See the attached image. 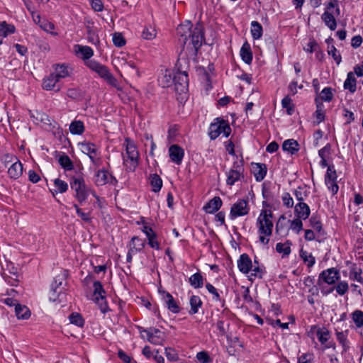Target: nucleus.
Returning a JSON list of instances; mask_svg holds the SVG:
<instances>
[{"instance_id": "obj_1", "label": "nucleus", "mask_w": 363, "mask_h": 363, "mask_svg": "<svg viewBox=\"0 0 363 363\" xmlns=\"http://www.w3.org/2000/svg\"><path fill=\"white\" fill-rule=\"evenodd\" d=\"M192 26L191 23L187 21L177 27V34L184 48L186 45L189 38H191L186 49L190 50L193 56H196L204 40V33L201 24H196L194 29H192Z\"/></svg>"}, {"instance_id": "obj_2", "label": "nucleus", "mask_w": 363, "mask_h": 363, "mask_svg": "<svg viewBox=\"0 0 363 363\" xmlns=\"http://www.w3.org/2000/svg\"><path fill=\"white\" fill-rule=\"evenodd\" d=\"M274 214L271 209H262L257 219L256 225L259 235L270 237L272 235Z\"/></svg>"}, {"instance_id": "obj_3", "label": "nucleus", "mask_w": 363, "mask_h": 363, "mask_svg": "<svg viewBox=\"0 0 363 363\" xmlns=\"http://www.w3.org/2000/svg\"><path fill=\"white\" fill-rule=\"evenodd\" d=\"M231 128L228 120L222 117H218L210 124L208 135L211 140H216L223 133V136L228 138L231 133Z\"/></svg>"}, {"instance_id": "obj_4", "label": "nucleus", "mask_w": 363, "mask_h": 363, "mask_svg": "<svg viewBox=\"0 0 363 363\" xmlns=\"http://www.w3.org/2000/svg\"><path fill=\"white\" fill-rule=\"evenodd\" d=\"M67 277L68 271L63 270L60 274L56 275L54 277L53 281L50 284V296H49V300L50 301H60L59 300V297L62 291V289H64V288H60V286L62 285L63 281L67 278Z\"/></svg>"}, {"instance_id": "obj_5", "label": "nucleus", "mask_w": 363, "mask_h": 363, "mask_svg": "<svg viewBox=\"0 0 363 363\" xmlns=\"http://www.w3.org/2000/svg\"><path fill=\"white\" fill-rule=\"evenodd\" d=\"M70 186L76 192L75 198L80 203H82L87 199L89 193L82 177L79 178L72 177L70 181Z\"/></svg>"}, {"instance_id": "obj_6", "label": "nucleus", "mask_w": 363, "mask_h": 363, "mask_svg": "<svg viewBox=\"0 0 363 363\" xmlns=\"http://www.w3.org/2000/svg\"><path fill=\"white\" fill-rule=\"evenodd\" d=\"M127 157L130 160V165L128 167L129 171L134 172L138 165L139 153L133 141L130 138L125 139Z\"/></svg>"}, {"instance_id": "obj_7", "label": "nucleus", "mask_w": 363, "mask_h": 363, "mask_svg": "<svg viewBox=\"0 0 363 363\" xmlns=\"http://www.w3.org/2000/svg\"><path fill=\"white\" fill-rule=\"evenodd\" d=\"M173 83L176 92L179 95H184L182 96V99L186 98L189 89L188 74L175 73L173 77Z\"/></svg>"}, {"instance_id": "obj_8", "label": "nucleus", "mask_w": 363, "mask_h": 363, "mask_svg": "<svg viewBox=\"0 0 363 363\" xmlns=\"http://www.w3.org/2000/svg\"><path fill=\"white\" fill-rule=\"evenodd\" d=\"M249 211L250 208L248 206V198L239 199L231 206L230 218L233 220L238 217L244 216L247 215Z\"/></svg>"}, {"instance_id": "obj_9", "label": "nucleus", "mask_w": 363, "mask_h": 363, "mask_svg": "<svg viewBox=\"0 0 363 363\" xmlns=\"http://www.w3.org/2000/svg\"><path fill=\"white\" fill-rule=\"evenodd\" d=\"M230 316V311L228 308L222 311L221 313L218 315V320L216 323V328L219 331L220 336H225L228 341H229L230 335H228V331L230 328V323L228 322L225 326V320H229Z\"/></svg>"}, {"instance_id": "obj_10", "label": "nucleus", "mask_w": 363, "mask_h": 363, "mask_svg": "<svg viewBox=\"0 0 363 363\" xmlns=\"http://www.w3.org/2000/svg\"><path fill=\"white\" fill-rule=\"evenodd\" d=\"M187 51L192 55V52H190V50L186 49V50H185L184 48H183V50L179 55V57L175 65V69L177 70L176 73L188 74V70L189 68V60L187 57Z\"/></svg>"}, {"instance_id": "obj_11", "label": "nucleus", "mask_w": 363, "mask_h": 363, "mask_svg": "<svg viewBox=\"0 0 363 363\" xmlns=\"http://www.w3.org/2000/svg\"><path fill=\"white\" fill-rule=\"evenodd\" d=\"M158 292L162 295V299L168 310L173 313H179L180 312L181 308L179 303L175 301L170 293L163 289H159Z\"/></svg>"}, {"instance_id": "obj_12", "label": "nucleus", "mask_w": 363, "mask_h": 363, "mask_svg": "<svg viewBox=\"0 0 363 363\" xmlns=\"http://www.w3.org/2000/svg\"><path fill=\"white\" fill-rule=\"evenodd\" d=\"M142 232L146 235L148 240V245L153 249L157 250H160V244L157 240V234L153 230V229L147 225H145L141 229Z\"/></svg>"}, {"instance_id": "obj_13", "label": "nucleus", "mask_w": 363, "mask_h": 363, "mask_svg": "<svg viewBox=\"0 0 363 363\" xmlns=\"http://www.w3.org/2000/svg\"><path fill=\"white\" fill-rule=\"evenodd\" d=\"M31 121L36 125L48 130L55 128L52 125L53 119L50 118L49 115H30Z\"/></svg>"}, {"instance_id": "obj_14", "label": "nucleus", "mask_w": 363, "mask_h": 363, "mask_svg": "<svg viewBox=\"0 0 363 363\" xmlns=\"http://www.w3.org/2000/svg\"><path fill=\"white\" fill-rule=\"evenodd\" d=\"M169 155L173 162L181 164L184 156V150L179 145H172L169 148Z\"/></svg>"}, {"instance_id": "obj_15", "label": "nucleus", "mask_w": 363, "mask_h": 363, "mask_svg": "<svg viewBox=\"0 0 363 363\" xmlns=\"http://www.w3.org/2000/svg\"><path fill=\"white\" fill-rule=\"evenodd\" d=\"M79 145L84 147L82 152L86 154L94 164H96V157L99 155V152L96 147V145L91 142L84 141L79 143Z\"/></svg>"}, {"instance_id": "obj_16", "label": "nucleus", "mask_w": 363, "mask_h": 363, "mask_svg": "<svg viewBox=\"0 0 363 363\" xmlns=\"http://www.w3.org/2000/svg\"><path fill=\"white\" fill-rule=\"evenodd\" d=\"M237 263L240 272L245 274H248L252 270V259L246 253H243L240 256Z\"/></svg>"}, {"instance_id": "obj_17", "label": "nucleus", "mask_w": 363, "mask_h": 363, "mask_svg": "<svg viewBox=\"0 0 363 363\" xmlns=\"http://www.w3.org/2000/svg\"><path fill=\"white\" fill-rule=\"evenodd\" d=\"M252 173L257 182L262 181L267 175V167L264 163L252 162Z\"/></svg>"}, {"instance_id": "obj_18", "label": "nucleus", "mask_w": 363, "mask_h": 363, "mask_svg": "<svg viewBox=\"0 0 363 363\" xmlns=\"http://www.w3.org/2000/svg\"><path fill=\"white\" fill-rule=\"evenodd\" d=\"M223 201L219 196H214L210 199L203 207L206 213L213 214L217 212L222 206Z\"/></svg>"}, {"instance_id": "obj_19", "label": "nucleus", "mask_w": 363, "mask_h": 363, "mask_svg": "<svg viewBox=\"0 0 363 363\" xmlns=\"http://www.w3.org/2000/svg\"><path fill=\"white\" fill-rule=\"evenodd\" d=\"M333 89L330 87L324 88L320 93L319 96L315 98L317 110L315 111V113H321V109L320 108V101L329 102L333 99Z\"/></svg>"}, {"instance_id": "obj_20", "label": "nucleus", "mask_w": 363, "mask_h": 363, "mask_svg": "<svg viewBox=\"0 0 363 363\" xmlns=\"http://www.w3.org/2000/svg\"><path fill=\"white\" fill-rule=\"evenodd\" d=\"M311 213L308 205L304 202H298L294 206V214L298 218L306 220Z\"/></svg>"}, {"instance_id": "obj_21", "label": "nucleus", "mask_w": 363, "mask_h": 363, "mask_svg": "<svg viewBox=\"0 0 363 363\" xmlns=\"http://www.w3.org/2000/svg\"><path fill=\"white\" fill-rule=\"evenodd\" d=\"M93 296H94V301L95 303H99L100 299H105L106 291L104 289L103 284L100 281H94L93 282Z\"/></svg>"}, {"instance_id": "obj_22", "label": "nucleus", "mask_w": 363, "mask_h": 363, "mask_svg": "<svg viewBox=\"0 0 363 363\" xmlns=\"http://www.w3.org/2000/svg\"><path fill=\"white\" fill-rule=\"evenodd\" d=\"M23 174V164L18 160L16 162L13 163L8 169V174L11 179H17Z\"/></svg>"}, {"instance_id": "obj_23", "label": "nucleus", "mask_w": 363, "mask_h": 363, "mask_svg": "<svg viewBox=\"0 0 363 363\" xmlns=\"http://www.w3.org/2000/svg\"><path fill=\"white\" fill-rule=\"evenodd\" d=\"M282 150L289 152L291 155H296L299 150V144L296 140L288 139L284 141Z\"/></svg>"}, {"instance_id": "obj_24", "label": "nucleus", "mask_w": 363, "mask_h": 363, "mask_svg": "<svg viewBox=\"0 0 363 363\" xmlns=\"http://www.w3.org/2000/svg\"><path fill=\"white\" fill-rule=\"evenodd\" d=\"M240 57L242 60L247 65H250L252 61V52L250 45L246 41L243 43L240 49Z\"/></svg>"}, {"instance_id": "obj_25", "label": "nucleus", "mask_w": 363, "mask_h": 363, "mask_svg": "<svg viewBox=\"0 0 363 363\" xmlns=\"http://www.w3.org/2000/svg\"><path fill=\"white\" fill-rule=\"evenodd\" d=\"M74 51L77 55H81L84 60H89L94 55L92 48L86 45H76Z\"/></svg>"}, {"instance_id": "obj_26", "label": "nucleus", "mask_w": 363, "mask_h": 363, "mask_svg": "<svg viewBox=\"0 0 363 363\" xmlns=\"http://www.w3.org/2000/svg\"><path fill=\"white\" fill-rule=\"evenodd\" d=\"M321 19L331 30L336 29L337 21L333 12L324 11L321 16Z\"/></svg>"}, {"instance_id": "obj_27", "label": "nucleus", "mask_w": 363, "mask_h": 363, "mask_svg": "<svg viewBox=\"0 0 363 363\" xmlns=\"http://www.w3.org/2000/svg\"><path fill=\"white\" fill-rule=\"evenodd\" d=\"M271 182H264L262 185V196L263 199L266 200H270V201H274L276 197L274 193L272 191Z\"/></svg>"}, {"instance_id": "obj_28", "label": "nucleus", "mask_w": 363, "mask_h": 363, "mask_svg": "<svg viewBox=\"0 0 363 363\" xmlns=\"http://www.w3.org/2000/svg\"><path fill=\"white\" fill-rule=\"evenodd\" d=\"M344 89L346 90H349L350 93H354L357 89V80L354 77V74L352 72H350L347 74V79L344 82Z\"/></svg>"}, {"instance_id": "obj_29", "label": "nucleus", "mask_w": 363, "mask_h": 363, "mask_svg": "<svg viewBox=\"0 0 363 363\" xmlns=\"http://www.w3.org/2000/svg\"><path fill=\"white\" fill-rule=\"evenodd\" d=\"M226 184L233 186L235 183L244 178V173L234 169H230L227 173Z\"/></svg>"}, {"instance_id": "obj_30", "label": "nucleus", "mask_w": 363, "mask_h": 363, "mask_svg": "<svg viewBox=\"0 0 363 363\" xmlns=\"http://www.w3.org/2000/svg\"><path fill=\"white\" fill-rule=\"evenodd\" d=\"M191 306L189 311V315H194L199 312V309L202 306L203 302L199 296L192 295L189 298Z\"/></svg>"}, {"instance_id": "obj_31", "label": "nucleus", "mask_w": 363, "mask_h": 363, "mask_svg": "<svg viewBox=\"0 0 363 363\" xmlns=\"http://www.w3.org/2000/svg\"><path fill=\"white\" fill-rule=\"evenodd\" d=\"M15 313L18 319L27 320L30 316V311L25 306L17 303L15 308Z\"/></svg>"}, {"instance_id": "obj_32", "label": "nucleus", "mask_w": 363, "mask_h": 363, "mask_svg": "<svg viewBox=\"0 0 363 363\" xmlns=\"http://www.w3.org/2000/svg\"><path fill=\"white\" fill-rule=\"evenodd\" d=\"M326 283L329 285H333L335 284V279L332 275V274H329L325 270L321 272L318 276L317 284L318 286H321L323 284Z\"/></svg>"}, {"instance_id": "obj_33", "label": "nucleus", "mask_w": 363, "mask_h": 363, "mask_svg": "<svg viewBox=\"0 0 363 363\" xmlns=\"http://www.w3.org/2000/svg\"><path fill=\"white\" fill-rule=\"evenodd\" d=\"M292 245V242L289 240H287L284 243L278 242L276 245V251L278 253H282V257H288L291 252V246Z\"/></svg>"}, {"instance_id": "obj_34", "label": "nucleus", "mask_w": 363, "mask_h": 363, "mask_svg": "<svg viewBox=\"0 0 363 363\" xmlns=\"http://www.w3.org/2000/svg\"><path fill=\"white\" fill-rule=\"evenodd\" d=\"M203 277L201 272H196L191 275L189 279L190 285L194 289H200L203 286Z\"/></svg>"}, {"instance_id": "obj_35", "label": "nucleus", "mask_w": 363, "mask_h": 363, "mask_svg": "<svg viewBox=\"0 0 363 363\" xmlns=\"http://www.w3.org/2000/svg\"><path fill=\"white\" fill-rule=\"evenodd\" d=\"M58 162L61 167L65 171H71L74 169L73 162L65 153H62V155L59 157Z\"/></svg>"}, {"instance_id": "obj_36", "label": "nucleus", "mask_w": 363, "mask_h": 363, "mask_svg": "<svg viewBox=\"0 0 363 363\" xmlns=\"http://www.w3.org/2000/svg\"><path fill=\"white\" fill-rule=\"evenodd\" d=\"M150 185L152 187V191L155 193L159 192L162 187V180L157 174H151L150 176Z\"/></svg>"}, {"instance_id": "obj_37", "label": "nucleus", "mask_w": 363, "mask_h": 363, "mask_svg": "<svg viewBox=\"0 0 363 363\" xmlns=\"http://www.w3.org/2000/svg\"><path fill=\"white\" fill-rule=\"evenodd\" d=\"M69 130L72 135H82L85 130V127L82 121L74 120L71 123Z\"/></svg>"}, {"instance_id": "obj_38", "label": "nucleus", "mask_w": 363, "mask_h": 363, "mask_svg": "<svg viewBox=\"0 0 363 363\" xmlns=\"http://www.w3.org/2000/svg\"><path fill=\"white\" fill-rule=\"evenodd\" d=\"M316 335L319 340V342L324 345L328 342L330 338V331L328 330L325 327H322V328H318L316 331Z\"/></svg>"}, {"instance_id": "obj_39", "label": "nucleus", "mask_w": 363, "mask_h": 363, "mask_svg": "<svg viewBox=\"0 0 363 363\" xmlns=\"http://www.w3.org/2000/svg\"><path fill=\"white\" fill-rule=\"evenodd\" d=\"M299 255L303 262L307 264L308 268L312 267L315 264V258L311 253L308 254L307 251L301 248L299 251Z\"/></svg>"}, {"instance_id": "obj_40", "label": "nucleus", "mask_w": 363, "mask_h": 363, "mask_svg": "<svg viewBox=\"0 0 363 363\" xmlns=\"http://www.w3.org/2000/svg\"><path fill=\"white\" fill-rule=\"evenodd\" d=\"M263 28L262 25L256 21L251 22V34L254 40H258L262 36Z\"/></svg>"}, {"instance_id": "obj_41", "label": "nucleus", "mask_w": 363, "mask_h": 363, "mask_svg": "<svg viewBox=\"0 0 363 363\" xmlns=\"http://www.w3.org/2000/svg\"><path fill=\"white\" fill-rule=\"evenodd\" d=\"M335 335H336L337 341L339 342V343L341 345V346L342 347V353L347 352L350 349V345H349L350 341L347 339V337H346V335H345V333H340L339 331H337L336 330Z\"/></svg>"}, {"instance_id": "obj_42", "label": "nucleus", "mask_w": 363, "mask_h": 363, "mask_svg": "<svg viewBox=\"0 0 363 363\" xmlns=\"http://www.w3.org/2000/svg\"><path fill=\"white\" fill-rule=\"evenodd\" d=\"M57 82H59L57 77L52 73L47 78L43 79V87L46 90H52L55 87Z\"/></svg>"}, {"instance_id": "obj_43", "label": "nucleus", "mask_w": 363, "mask_h": 363, "mask_svg": "<svg viewBox=\"0 0 363 363\" xmlns=\"http://www.w3.org/2000/svg\"><path fill=\"white\" fill-rule=\"evenodd\" d=\"M150 330L154 333V345H162L166 339L165 333L154 327H150Z\"/></svg>"}, {"instance_id": "obj_44", "label": "nucleus", "mask_w": 363, "mask_h": 363, "mask_svg": "<svg viewBox=\"0 0 363 363\" xmlns=\"http://www.w3.org/2000/svg\"><path fill=\"white\" fill-rule=\"evenodd\" d=\"M70 323L74 324L78 327L83 328L85 324V320L81 313L72 312L69 315Z\"/></svg>"}, {"instance_id": "obj_45", "label": "nucleus", "mask_w": 363, "mask_h": 363, "mask_svg": "<svg viewBox=\"0 0 363 363\" xmlns=\"http://www.w3.org/2000/svg\"><path fill=\"white\" fill-rule=\"evenodd\" d=\"M309 224L315 231L322 230L323 223L321 222L320 216L317 213H313L309 218Z\"/></svg>"}, {"instance_id": "obj_46", "label": "nucleus", "mask_w": 363, "mask_h": 363, "mask_svg": "<svg viewBox=\"0 0 363 363\" xmlns=\"http://www.w3.org/2000/svg\"><path fill=\"white\" fill-rule=\"evenodd\" d=\"M96 177L97 179H96L95 183L97 186H103L108 182V170L105 169L99 170L96 174Z\"/></svg>"}, {"instance_id": "obj_47", "label": "nucleus", "mask_w": 363, "mask_h": 363, "mask_svg": "<svg viewBox=\"0 0 363 363\" xmlns=\"http://www.w3.org/2000/svg\"><path fill=\"white\" fill-rule=\"evenodd\" d=\"M137 329L138 330L140 337L143 339H145V337L143 335V333H146V340L149 342L151 344L154 345V333L153 331L150 330V327L149 328H144L143 327L140 325H136Z\"/></svg>"}, {"instance_id": "obj_48", "label": "nucleus", "mask_w": 363, "mask_h": 363, "mask_svg": "<svg viewBox=\"0 0 363 363\" xmlns=\"http://www.w3.org/2000/svg\"><path fill=\"white\" fill-rule=\"evenodd\" d=\"M67 95L72 99L79 101L83 99L84 92L79 89L72 88L67 90Z\"/></svg>"}, {"instance_id": "obj_49", "label": "nucleus", "mask_w": 363, "mask_h": 363, "mask_svg": "<svg viewBox=\"0 0 363 363\" xmlns=\"http://www.w3.org/2000/svg\"><path fill=\"white\" fill-rule=\"evenodd\" d=\"M15 32V27L13 25L8 24L6 21H3L0 24V33L3 37H6L8 35Z\"/></svg>"}, {"instance_id": "obj_50", "label": "nucleus", "mask_w": 363, "mask_h": 363, "mask_svg": "<svg viewBox=\"0 0 363 363\" xmlns=\"http://www.w3.org/2000/svg\"><path fill=\"white\" fill-rule=\"evenodd\" d=\"M206 288L208 291L213 295V300L222 302V306L223 307L225 303V299H222L217 289L210 283H206Z\"/></svg>"}, {"instance_id": "obj_51", "label": "nucleus", "mask_w": 363, "mask_h": 363, "mask_svg": "<svg viewBox=\"0 0 363 363\" xmlns=\"http://www.w3.org/2000/svg\"><path fill=\"white\" fill-rule=\"evenodd\" d=\"M54 185L55 186V187L57 188V191H55V192L51 191V192L52 193V195H55V193H57V192L65 193L68 189L67 183L59 178H57L54 180Z\"/></svg>"}, {"instance_id": "obj_52", "label": "nucleus", "mask_w": 363, "mask_h": 363, "mask_svg": "<svg viewBox=\"0 0 363 363\" xmlns=\"http://www.w3.org/2000/svg\"><path fill=\"white\" fill-rule=\"evenodd\" d=\"M54 75L57 77V79L60 80L62 78H65L67 76H69V68L67 66L65 65H57V67L55 69V72L52 73Z\"/></svg>"}, {"instance_id": "obj_53", "label": "nucleus", "mask_w": 363, "mask_h": 363, "mask_svg": "<svg viewBox=\"0 0 363 363\" xmlns=\"http://www.w3.org/2000/svg\"><path fill=\"white\" fill-rule=\"evenodd\" d=\"M352 317L357 328L363 327V311L356 310L352 313Z\"/></svg>"}, {"instance_id": "obj_54", "label": "nucleus", "mask_w": 363, "mask_h": 363, "mask_svg": "<svg viewBox=\"0 0 363 363\" xmlns=\"http://www.w3.org/2000/svg\"><path fill=\"white\" fill-rule=\"evenodd\" d=\"M302 218H298L296 217V218L291 220H289L288 222L291 223L290 228L295 231L297 234L300 233L303 230V222Z\"/></svg>"}, {"instance_id": "obj_55", "label": "nucleus", "mask_w": 363, "mask_h": 363, "mask_svg": "<svg viewBox=\"0 0 363 363\" xmlns=\"http://www.w3.org/2000/svg\"><path fill=\"white\" fill-rule=\"evenodd\" d=\"M158 81L162 87H169L173 82V78H172L171 74L166 71L165 74L160 77Z\"/></svg>"}, {"instance_id": "obj_56", "label": "nucleus", "mask_w": 363, "mask_h": 363, "mask_svg": "<svg viewBox=\"0 0 363 363\" xmlns=\"http://www.w3.org/2000/svg\"><path fill=\"white\" fill-rule=\"evenodd\" d=\"M165 355L170 362H177L179 359L177 352L172 347L165 348Z\"/></svg>"}, {"instance_id": "obj_57", "label": "nucleus", "mask_w": 363, "mask_h": 363, "mask_svg": "<svg viewBox=\"0 0 363 363\" xmlns=\"http://www.w3.org/2000/svg\"><path fill=\"white\" fill-rule=\"evenodd\" d=\"M113 43L115 46L121 48L125 45V40L121 33H114L113 34Z\"/></svg>"}, {"instance_id": "obj_58", "label": "nucleus", "mask_w": 363, "mask_h": 363, "mask_svg": "<svg viewBox=\"0 0 363 363\" xmlns=\"http://www.w3.org/2000/svg\"><path fill=\"white\" fill-rule=\"evenodd\" d=\"M306 186L305 185L304 186H299L296 189L294 190V194L296 197V199L299 201V202H303L304 201V197H306L308 196V192L307 191V190L304 191L303 192L301 191V190H303Z\"/></svg>"}, {"instance_id": "obj_59", "label": "nucleus", "mask_w": 363, "mask_h": 363, "mask_svg": "<svg viewBox=\"0 0 363 363\" xmlns=\"http://www.w3.org/2000/svg\"><path fill=\"white\" fill-rule=\"evenodd\" d=\"M328 53L329 55H331L333 60L335 61L336 64L339 65L342 61V57L339 54L337 48L332 45L328 50Z\"/></svg>"}, {"instance_id": "obj_60", "label": "nucleus", "mask_w": 363, "mask_h": 363, "mask_svg": "<svg viewBox=\"0 0 363 363\" xmlns=\"http://www.w3.org/2000/svg\"><path fill=\"white\" fill-rule=\"evenodd\" d=\"M334 287L337 293L340 296L345 294L349 289L348 284L346 281H339L338 284Z\"/></svg>"}, {"instance_id": "obj_61", "label": "nucleus", "mask_w": 363, "mask_h": 363, "mask_svg": "<svg viewBox=\"0 0 363 363\" xmlns=\"http://www.w3.org/2000/svg\"><path fill=\"white\" fill-rule=\"evenodd\" d=\"M156 36L155 30L151 27L144 28L142 32V38L145 40H152Z\"/></svg>"}, {"instance_id": "obj_62", "label": "nucleus", "mask_w": 363, "mask_h": 363, "mask_svg": "<svg viewBox=\"0 0 363 363\" xmlns=\"http://www.w3.org/2000/svg\"><path fill=\"white\" fill-rule=\"evenodd\" d=\"M196 359L201 363H209L212 362V359L206 351H201L196 354Z\"/></svg>"}, {"instance_id": "obj_63", "label": "nucleus", "mask_w": 363, "mask_h": 363, "mask_svg": "<svg viewBox=\"0 0 363 363\" xmlns=\"http://www.w3.org/2000/svg\"><path fill=\"white\" fill-rule=\"evenodd\" d=\"M282 106L286 109L287 113H291L294 111V105L292 104V100L289 96H286L282 99Z\"/></svg>"}, {"instance_id": "obj_64", "label": "nucleus", "mask_w": 363, "mask_h": 363, "mask_svg": "<svg viewBox=\"0 0 363 363\" xmlns=\"http://www.w3.org/2000/svg\"><path fill=\"white\" fill-rule=\"evenodd\" d=\"M283 204L286 208H292L294 206V200L289 192H286L282 196Z\"/></svg>"}]
</instances>
